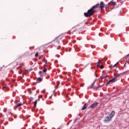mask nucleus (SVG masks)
<instances>
[{"instance_id": "obj_1", "label": "nucleus", "mask_w": 129, "mask_h": 129, "mask_svg": "<svg viewBox=\"0 0 129 129\" xmlns=\"http://www.w3.org/2000/svg\"><path fill=\"white\" fill-rule=\"evenodd\" d=\"M98 7H99V4H97L93 6L92 8L88 10L87 12L84 13L85 17H86V18H90L91 16H93V15L96 13L95 9H97Z\"/></svg>"}, {"instance_id": "obj_2", "label": "nucleus", "mask_w": 129, "mask_h": 129, "mask_svg": "<svg viewBox=\"0 0 129 129\" xmlns=\"http://www.w3.org/2000/svg\"><path fill=\"white\" fill-rule=\"evenodd\" d=\"M110 121H111V119L109 117V116L105 117L104 122L105 123H108V122H109Z\"/></svg>"}, {"instance_id": "obj_3", "label": "nucleus", "mask_w": 129, "mask_h": 129, "mask_svg": "<svg viewBox=\"0 0 129 129\" xmlns=\"http://www.w3.org/2000/svg\"><path fill=\"white\" fill-rule=\"evenodd\" d=\"M100 64H102V62L101 61H98L97 62V67H99L100 68V69H103V68H104V67L103 66V65H100Z\"/></svg>"}, {"instance_id": "obj_4", "label": "nucleus", "mask_w": 129, "mask_h": 129, "mask_svg": "<svg viewBox=\"0 0 129 129\" xmlns=\"http://www.w3.org/2000/svg\"><path fill=\"white\" fill-rule=\"evenodd\" d=\"M113 82H115V79H112L110 80L106 84V86H107V85H109L110 83H113Z\"/></svg>"}, {"instance_id": "obj_5", "label": "nucleus", "mask_w": 129, "mask_h": 129, "mask_svg": "<svg viewBox=\"0 0 129 129\" xmlns=\"http://www.w3.org/2000/svg\"><path fill=\"white\" fill-rule=\"evenodd\" d=\"M99 8L101 9V10H102L105 7V4L103 3V2H101L100 4H99Z\"/></svg>"}, {"instance_id": "obj_6", "label": "nucleus", "mask_w": 129, "mask_h": 129, "mask_svg": "<svg viewBox=\"0 0 129 129\" xmlns=\"http://www.w3.org/2000/svg\"><path fill=\"white\" fill-rule=\"evenodd\" d=\"M115 114V111H112L109 115V117L111 119L112 117L114 116V115Z\"/></svg>"}, {"instance_id": "obj_7", "label": "nucleus", "mask_w": 129, "mask_h": 129, "mask_svg": "<svg viewBox=\"0 0 129 129\" xmlns=\"http://www.w3.org/2000/svg\"><path fill=\"white\" fill-rule=\"evenodd\" d=\"M97 105H98V102H96L95 103L92 104L90 106V107H91V108H95V107H96V106H97Z\"/></svg>"}, {"instance_id": "obj_8", "label": "nucleus", "mask_w": 129, "mask_h": 129, "mask_svg": "<svg viewBox=\"0 0 129 129\" xmlns=\"http://www.w3.org/2000/svg\"><path fill=\"white\" fill-rule=\"evenodd\" d=\"M109 5H110H110H112V6H113L114 7L116 5V2H114L113 1H111L109 3Z\"/></svg>"}, {"instance_id": "obj_9", "label": "nucleus", "mask_w": 129, "mask_h": 129, "mask_svg": "<svg viewBox=\"0 0 129 129\" xmlns=\"http://www.w3.org/2000/svg\"><path fill=\"white\" fill-rule=\"evenodd\" d=\"M87 108V103H85L83 107L82 108V110H85Z\"/></svg>"}, {"instance_id": "obj_10", "label": "nucleus", "mask_w": 129, "mask_h": 129, "mask_svg": "<svg viewBox=\"0 0 129 129\" xmlns=\"http://www.w3.org/2000/svg\"><path fill=\"white\" fill-rule=\"evenodd\" d=\"M94 83H95V81H94L93 83L92 84V85L88 87V89H89L90 88H93V87H94Z\"/></svg>"}, {"instance_id": "obj_11", "label": "nucleus", "mask_w": 129, "mask_h": 129, "mask_svg": "<svg viewBox=\"0 0 129 129\" xmlns=\"http://www.w3.org/2000/svg\"><path fill=\"white\" fill-rule=\"evenodd\" d=\"M36 80L38 82H42V81H43V79L39 77L37 78Z\"/></svg>"}, {"instance_id": "obj_12", "label": "nucleus", "mask_w": 129, "mask_h": 129, "mask_svg": "<svg viewBox=\"0 0 129 129\" xmlns=\"http://www.w3.org/2000/svg\"><path fill=\"white\" fill-rule=\"evenodd\" d=\"M118 76H119V74L115 75V74H114V77L113 79H115V81H116V79L117 78V77H118Z\"/></svg>"}, {"instance_id": "obj_13", "label": "nucleus", "mask_w": 129, "mask_h": 129, "mask_svg": "<svg viewBox=\"0 0 129 129\" xmlns=\"http://www.w3.org/2000/svg\"><path fill=\"white\" fill-rule=\"evenodd\" d=\"M46 66H47V65H44V69H43L42 71H43V73H45V72H47V68H46V67H45Z\"/></svg>"}, {"instance_id": "obj_14", "label": "nucleus", "mask_w": 129, "mask_h": 129, "mask_svg": "<svg viewBox=\"0 0 129 129\" xmlns=\"http://www.w3.org/2000/svg\"><path fill=\"white\" fill-rule=\"evenodd\" d=\"M58 37H56L54 40V42H56V43H58V44H59V41L58 40Z\"/></svg>"}, {"instance_id": "obj_15", "label": "nucleus", "mask_w": 129, "mask_h": 129, "mask_svg": "<svg viewBox=\"0 0 129 129\" xmlns=\"http://www.w3.org/2000/svg\"><path fill=\"white\" fill-rule=\"evenodd\" d=\"M23 105V104L22 103H18L17 105V107H19L20 106H22Z\"/></svg>"}, {"instance_id": "obj_16", "label": "nucleus", "mask_w": 129, "mask_h": 129, "mask_svg": "<svg viewBox=\"0 0 129 129\" xmlns=\"http://www.w3.org/2000/svg\"><path fill=\"white\" fill-rule=\"evenodd\" d=\"M82 39H83V40H87V36H83Z\"/></svg>"}, {"instance_id": "obj_17", "label": "nucleus", "mask_w": 129, "mask_h": 129, "mask_svg": "<svg viewBox=\"0 0 129 129\" xmlns=\"http://www.w3.org/2000/svg\"><path fill=\"white\" fill-rule=\"evenodd\" d=\"M38 100H35V101L34 102V107H36V106L37 105V102Z\"/></svg>"}, {"instance_id": "obj_18", "label": "nucleus", "mask_w": 129, "mask_h": 129, "mask_svg": "<svg viewBox=\"0 0 129 129\" xmlns=\"http://www.w3.org/2000/svg\"><path fill=\"white\" fill-rule=\"evenodd\" d=\"M119 61L117 62L114 66L113 67H115L117 65H118Z\"/></svg>"}, {"instance_id": "obj_19", "label": "nucleus", "mask_w": 129, "mask_h": 129, "mask_svg": "<svg viewBox=\"0 0 129 129\" xmlns=\"http://www.w3.org/2000/svg\"><path fill=\"white\" fill-rule=\"evenodd\" d=\"M100 79H104V78H106V77L100 76Z\"/></svg>"}, {"instance_id": "obj_20", "label": "nucleus", "mask_w": 129, "mask_h": 129, "mask_svg": "<svg viewBox=\"0 0 129 129\" xmlns=\"http://www.w3.org/2000/svg\"><path fill=\"white\" fill-rule=\"evenodd\" d=\"M38 56H39V53H38V52H37L35 53V57H38Z\"/></svg>"}, {"instance_id": "obj_21", "label": "nucleus", "mask_w": 129, "mask_h": 129, "mask_svg": "<svg viewBox=\"0 0 129 129\" xmlns=\"http://www.w3.org/2000/svg\"><path fill=\"white\" fill-rule=\"evenodd\" d=\"M110 5L109 3H108V4L105 5V8H108V7H109Z\"/></svg>"}, {"instance_id": "obj_22", "label": "nucleus", "mask_w": 129, "mask_h": 129, "mask_svg": "<svg viewBox=\"0 0 129 129\" xmlns=\"http://www.w3.org/2000/svg\"><path fill=\"white\" fill-rule=\"evenodd\" d=\"M98 88H99V87H97V88L94 87V90H95L96 91L98 89Z\"/></svg>"}, {"instance_id": "obj_23", "label": "nucleus", "mask_w": 129, "mask_h": 129, "mask_svg": "<svg viewBox=\"0 0 129 129\" xmlns=\"http://www.w3.org/2000/svg\"><path fill=\"white\" fill-rule=\"evenodd\" d=\"M43 97V95H40L39 97L38 98H42Z\"/></svg>"}, {"instance_id": "obj_24", "label": "nucleus", "mask_w": 129, "mask_h": 129, "mask_svg": "<svg viewBox=\"0 0 129 129\" xmlns=\"http://www.w3.org/2000/svg\"><path fill=\"white\" fill-rule=\"evenodd\" d=\"M33 97H31L30 98V101H32V100H33Z\"/></svg>"}, {"instance_id": "obj_25", "label": "nucleus", "mask_w": 129, "mask_h": 129, "mask_svg": "<svg viewBox=\"0 0 129 129\" xmlns=\"http://www.w3.org/2000/svg\"><path fill=\"white\" fill-rule=\"evenodd\" d=\"M125 63H127L128 64H129V61L128 60H126Z\"/></svg>"}, {"instance_id": "obj_26", "label": "nucleus", "mask_w": 129, "mask_h": 129, "mask_svg": "<svg viewBox=\"0 0 129 129\" xmlns=\"http://www.w3.org/2000/svg\"><path fill=\"white\" fill-rule=\"evenodd\" d=\"M39 74H42V71H39Z\"/></svg>"}, {"instance_id": "obj_27", "label": "nucleus", "mask_w": 129, "mask_h": 129, "mask_svg": "<svg viewBox=\"0 0 129 129\" xmlns=\"http://www.w3.org/2000/svg\"><path fill=\"white\" fill-rule=\"evenodd\" d=\"M103 60H107V58H106V57H105L103 58Z\"/></svg>"}, {"instance_id": "obj_28", "label": "nucleus", "mask_w": 129, "mask_h": 129, "mask_svg": "<svg viewBox=\"0 0 129 129\" xmlns=\"http://www.w3.org/2000/svg\"><path fill=\"white\" fill-rule=\"evenodd\" d=\"M73 31V29H72L71 31H70V33L72 32Z\"/></svg>"}, {"instance_id": "obj_29", "label": "nucleus", "mask_w": 129, "mask_h": 129, "mask_svg": "<svg viewBox=\"0 0 129 129\" xmlns=\"http://www.w3.org/2000/svg\"><path fill=\"white\" fill-rule=\"evenodd\" d=\"M126 64V62H125L124 64V67H125V64Z\"/></svg>"}, {"instance_id": "obj_30", "label": "nucleus", "mask_w": 129, "mask_h": 129, "mask_svg": "<svg viewBox=\"0 0 129 129\" xmlns=\"http://www.w3.org/2000/svg\"><path fill=\"white\" fill-rule=\"evenodd\" d=\"M105 77H106H106H108V75H107L106 76H105Z\"/></svg>"}, {"instance_id": "obj_31", "label": "nucleus", "mask_w": 129, "mask_h": 129, "mask_svg": "<svg viewBox=\"0 0 129 129\" xmlns=\"http://www.w3.org/2000/svg\"><path fill=\"white\" fill-rule=\"evenodd\" d=\"M45 63H47V60L45 61Z\"/></svg>"}, {"instance_id": "obj_32", "label": "nucleus", "mask_w": 129, "mask_h": 129, "mask_svg": "<svg viewBox=\"0 0 129 129\" xmlns=\"http://www.w3.org/2000/svg\"><path fill=\"white\" fill-rule=\"evenodd\" d=\"M27 109H30L29 108H27Z\"/></svg>"}, {"instance_id": "obj_33", "label": "nucleus", "mask_w": 129, "mask_h": 129, "mask_svg": "<svg viewBox=\"0 0 129 129\" xmlns=\"http://www.w3.org/2000/svg\"><path fill=\"white\" fill-rule=\"evenodd\" d=\"M80 86H81V84H80Z\"/></svg>"}, {"instance_id": "obj_34", "label": "nucleus", "mask_w": 129, "mask_h": 129, "mask_svg": "<svg viewBox=\"0 0 129 129\" xmlns=\"http://www.w3.org/2000/svg\"><path fill=\"white\" fill-rule=\"evenodd\" d=\"M82 85H83V84H81V86H82Z\"/></svg>"}, {"instance_id": "obj_35", "label": "nucleus", "mask_w": 129, "mask_h": 129, "mask_svg": "<svg viewBox=\"0 0 129 129\" xmlns=\"http://www.w3.org/2000/svg\"><path fill=\"white\" fill-rule=\"evenodd\" d=\"M107 95H109V94H108Z\"/></svg>"}, {"instance_id": "obj_36", "label": "nucleus", "mask_w": 129, "mask_h": 129, "mask_svg": "<svg viewBox=\"0 0 129 129\" xmlns=\"http://www.w3.org/2000/svg\"><path fill=\"white\" fill-rule=\"evenodd\" d=\"M81 57H83V56L82 55Z\"/></svg>"}, {"instance_id": "obj_37", "label": "nucleus", "mask_w": 129, "mask_h": 129, "mask_svg": "<svg viewBox=\"0 0 129 129\" xmlns=\"http://www.w3.org/2000/svg\"><path fill=\"white\" fill-rule=\"evenodd\" d=\"M124 73H125V72H124Z\"/></svg>"}, {"instance_id": "obj_38", "label": "nucleus", "mask_w": 129, "mask_h": 129, "mask_svg": "<svg viewBox=\"0 0 129 129\" xmlns=\"http://www.w3.org/2000/svg\"><path fill=\"white\" fill-rule=\"evenodd\" d=\"M110 72H108V73H109Z\"/></svg>"}, {"instance_id": "obj_39", "label": "nucleus", "mask_w": 129, "mask_h": 129, "mask_svg": "<svg viewBox=\"0 0 129 129\" xmlns=\"http://www.w3.org/2000/svg\"><path fill=\"white\" fill-rule=\"evenodd\" d=\"M128 60H129V58L128 59Z\"/></svg>"}]
</instances>
